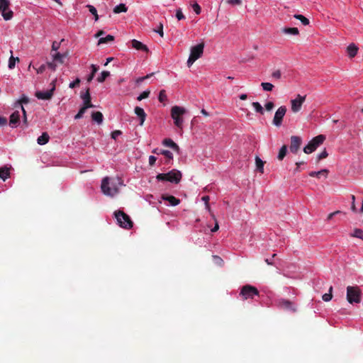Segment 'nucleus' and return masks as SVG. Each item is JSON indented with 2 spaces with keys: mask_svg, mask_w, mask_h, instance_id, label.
Returning <instances> with one entry per match:
<instances>
[{
  "mask_svg": "<svg viewBox=\"0 0 363 363\" xmlns=\"http://www.w3.org/2000/svg\"><path fill=\"white\" fill-rule=\"evenodd\" d=\"M91 72L88 76V77L86 79L88 83H89L92 81V79H94V77L95 76V74L97 72V71L99 69V67L95 65H91Z\"/></svg>",
  "mask_w": 363,
  "mask_h": 363,
  "instance_id": "nucleus-30",
  "label": "nucleus"
},
{
  "mask_svg": "<svg viewBox=\"0 0 363 363\" xmlns=\"http://www.w3.org/2000/svg\"><path fill=\"white\" fill-rule=\"evenodd\" d=\"M30 101L29 100V98L26 96V95H22V96L21 97L20 99H18L16 104H15V107L17 108V107H19L21 109V106H23V104H28V102Z\"/></svg>",
  "mask_w": 363,
  "mask_h": 363,
  "instance_id": "nucleus-27",
  "label": "nucleus"
},
{
  "mask_svg": "<svg viewBox=\"0 0 363 363\" xmlns=\"http://www.w3.org/2000/svg\"><path fill=\"white\" fill-rule=\"evenodd\" d=\"M21 111L23 113V122L26 125H28L27 115H26V111L23 106H21Z\"/></svg>",
  "mask_w": 363,
  "mask_h": 363,
  "instance_id": "nucleus-53",
  "label": "nucleus"
},
{
  "mask_svg": "<svg viewBox=\"0 0 363 363\" xmlns=\"http://www.w3.org/2000/svg\"><path fill=\"white\" fill-rule=\"evenodd\" d=\"M154 74V73H151V74H147L146 76L145 77H139L136 79V83L139 84V83H141L143 82L145 79H149L150 77H151L152 75Z\"/></svg>",
  "mask_w": 363,
  "mask_h": 363,
  "instance_id": "nucleus-52",
  "label": "nucleus"
},
{
  "mask_svg": "<svg viewBox=\"0 0 363 363\" xmlns=\"http://www.w3.org/2000/svg\"><path fill=\"white\" fill-rule=\"evenodd\" d=\"M350 236L363 240V230L355 228L354 231L350 233Z\"/></svg>",
  "mask_w": 363,
  "mask_h": 363,
  "instance_id": "nucleus-31",
  "label": "nucleus"
},
{
  "mask_svg": "<svg viewBox=\"0 0 363 363\" xmlns=\"http://www.w3.org/2000/svg\"><path fill=\"white\" fill-rule=\"evenodd\" d=\"M150 94V91H148V90H147V91H144L143 92H142V93L138 96V99H138V101H141V100H143V99H147V98L149 96Z\"/></svg>",
  "mask_w": 363,
  "mask_h": 363,
  "instance_id": "nucleus-47",
  "label": "nucleus"
},
{
  "mask_svg": "<svg viewBox=\"0 0 363 363\" xmlns=\"http://www.w3.org/2000/svg\"><path fill=\"white\" fill-rule=\"evenodd\" d=\"M50 136L47 133H43L40 137L38 138L37 142L39 145H45L49 142Z\"/></svg>",
  "mask_w": 363,
  "mask_h": 363,
  "instance_id": "nucleus-26",
  "label": "nucleus"
},
{
  "mask_svg": "<svg viewBox=\"0 0 363 363\" xmlns=\"http://www.w3.org/2000/svg\"><path fill=\"white\" fill-rule=\"evenodd\" d=\"M281 32L287 35H298L299 30L297 28H283Z\"/></svg>",
  "mask_w": 363,
  "mask_h": 363,
  "instance_id": "nucleus-23",
  "label": "nucleus"
},
{
  "mask_svg": "<svg viewBox=\"0 0 363 363\" xmlns=\"http://www.w3.org/2000/svg\"><path fill=\"white\" fill-rule=\"evenodd\" d=\"M252 105L255 108L256 112L260 114H264V109L259 102H253Z\"/></svg>",
  "mask_w": 363,
  "mask_h": 363,
  "instance_id": "nucleus-41",
  "label": "nucleus"
},
{
  "mask_svg": "<svg viewBox=\"0 0 363 363\" xmlns=\"http://www.w3.org/2000/svg\"><path fill=\"white\" fill-rule=\"evenodd\" d=\"M347 300L351 303H359L362 301L361 298V290L355 286H349L347 287Z\"/></svg>",
  "mask_w": 363,
  "mask_h": 363,
  "instance_id": "nucleus-4",
  "label": "nucleus"
},
{
  "mask_svg": "<svg viewBox=\"0 0 363 363\" xmlns=\"http://www.w3.org/2000/svg\"><path fill=\"white\" fill-rule=\"evenodd\" d=\"M162 144L167 147H171L173 150L179 152V147L172 139L166 138L162 141Z\"/></svg>",
  "mask_w": 363,
  "mask_h": 363,
  "instance_id": "nucleus-18",
  "label": "nucleus"
},
{
  "mask_svg": "<svg viewBox=\"0 0 363 363\" xmlns=\"http://www.w3.org/2000/svg\"><path fill=\"white\" fill-rule=\"evenodd\" d=\"M135 113L140 118V125H143L145 121V118H146V113L145 112V111L143 110V108L139 107V106H136L135 108Z\"/></svg>",
  "mask_w": 363,
  "mask_h": 363,
  "instance_id": "nucleus-17",
  "label": "nucleus"
},
{
  "mask_svg": "<svg viewBox=\"0 0 363 363\" xmlns=\"http://www.w3.org/2000/svg\"><path fill=\"white\" fill-rule=\"evenodd\" d=\"M162 199L169 201L173 206H175L180 203V200L174 196L163 195Z\"/></svg>",
  "mask_w": 363,
  "mask_h": 363,
  "instance_id": "nucleus-20",
  "label": "nucleus"
},
{
  "mask_svg": "<svg viewBox=\"0 0 363 363\" xmlns=\"http://www.w3.org/2000/svg\"><path fill=\"white\" fill-rule=\"evenodd\" d=\"M226 3L233 6L240 5L242 0H226Z\"/></svg>",
  "mask_w": 363,
  "mask_h": 363,
  "instance_id": "nucleus-56",
  "label": "nucleus"
},
{
  "mask_svg": "<svg viewBox=\"0 0 363 363\" xmlns=\"http://www.w3.org/2000/svg\"><path fill=\"white\" fill-rule=\"evenodd\" d=\"M80 82V79L79 78H77L74 82L69 84V87L71 89H74L79 85Z\"/></svg>",
  "mask_w": 363,
  "mask_h": 363,
  "instance_id": "nucleus-51",
  "label": "nucleus"
},
{
  "mask_svg": "<svg viewBox=\"0 0 363 363\" xmlns=\"http://www.w3.org/2000/svg\"><path fill=\"white\" fill-rule=\"evenodd\" d=\"M157 160V158L155 156H150L149 157V164L150 166H153L155 164V162Z\"/></svg>",
  "mask_w": 363,
  "mask_h": 363,
  "instance_id": "nucleus-63",
  "label": "nucleus"
},
{
  "mask_svg": "<svg viewBox=\"0 0 363 363\" xmlns=\"http://www.w3.org/2000/svg\"><path fill=\"white\" fill-rule=\"evenodd\" d=\"M176 17L179 21L185 18V16L183 14L182 9L179 8L176 11Z\"/></svg>",
  "mask_w": 363,
  "mask_h": 363,
  "instance_id": "nucleus-48",
  "label": "nucleus"
},
{
  "mask_svg": "<svg viewBox=\"0 0 363 363\" xmlns=\"http://www.w3.org/2000/svg\"><path fill=\"white\" fill-rule=\"evenodd\" d=\"M81 97L84 101L83 106L88 108L94 107L91 101L90 90L89 87L86 89V92L81 95Z\"/></svg>",
  "mask_w": 363,
  "mask_h": 363,
  "instance_id": "nucleus-14",
  "label": "nucleus"
},
{
  "mask_svg": "<svg viewBox=\"0 0 363 363\" xmlns=\"http://www.w3.org/2000/svg\"><path fill=\"white\" fill-rule=\"evenodd\" d=\"M20 118L21 115L18 111L12 113L9 118V125L12 128L16 127L20 122Z\"/></svg>",
  "mask_w": 363,
  "mask_h": 363,
  "instance_id": "nucleus-15",
  "label": "nucleus"
},
{
  "mask_svg": "<svg viewBox=\"0 0 363 363\" xmlns=\"http://www.w3.org/2000/svg\"><path fill=\"white\" fill-rule=\"evenodd\" d=\"M7 124V118L0 116V126H4Z\"/></svg>",
  "mask_w": 363,
  "mask_h": 363,
  "instance_id": "nucleus-64",
  "label": "nucleus"
},
{
  "mask_svg": "<svg viewBox=\"0 0 363 363\" xmlns=\"http://www.w3.org/2000/svg\"><path fill=\"white\" fill-rule=\"evenodd\" d=\"M155 32L159 33V35L161 36V37H163L164 35V32H163V24L162 23H160L158 28L157 29H155L154 30Z\"/></svg>",
  "mask_w": 363,
  "mask_h": 363,
  "instance_id": "nucleus-50",
  "label": "nucleus"
},
{
  "mask_svg": "<svg viewBox=\"0 0 363 363\" xmlns=\"http://www.w3.org/2000/svg\"><path fill=\"white\" fill-rule=\"evenodd\" d=\"M328 170L324 169H321L318 172H311L309 173V176L312 177H320L321 175H323L326 177L328 175Z\"/></svg>",
  "mask_w": 363,
  "mask_h": 363,
  "instance_id": "nucleus-29",
  "label": "nucleus"
},
{
  "mask_svg": "<svg viewBox=\"0 0 363 363\" xmlns=\"http://www.w3.org/2000/svg\"><path fill=\"white\" fill-rule=\"evenodd\" d=\"M209 196H204L202 197V200L205 202V206H206V208L208 211V212L211 214L213 213L211 212V207H210V205H209Z\"/></svg>",
  "mask_w": 363,
  "mask_h": 363,
  "instance_id": "nucleus-45",
  "label": "nucleus"
},
{
  "mask_svg": "<svg viewBox=\"0 0 363 363\" xmlns=\"http://www.w3.org/2000/svg\"><path fill=\"white\" fill-rule=\"evenodd\" d=\"M316 150V147H315V145L313 144H312V143H311V141L308 143L307 145H306L303 148V152L306 153V154H310V153H312L313 152H314L315 150Z\"/></svg>",
  "mask_w": 363,
  "mask_h": 363,
  "instance_id": "nucleus-32",
  "label": "nucleus"
},
{
  "mask_svg": "<svg viewBox=\"0 0 363 363\" xmlns=\"http://www.w3.org/2000/svg\"><path fill=\"white\" fill-rule=\"evenodd\" d=\"M10 2L9 0H0V12L4 20L9 21L13 18V13L9 10Z\"/></svg>",
  "mask_w": 363,
  "mask_h": 363,
  "instance_id": "nucleus-9",
  "label": "nucleus"
},
{
  "mask_svg": "<svg viewBox=\"0 0 363 363\" xmlns=\"http://www.w3.org/2000/svg\"><path fill=\"white\" fill-rule=\"evenodd\" d=\"M240 295L244 300L253 298L255 296H259V291L253 286L247 284L242 287Z\"/></svg>",
  "mask_w": 363,
  "mask_h": 363,
  "instance_id": "nucleus-8",
  "label": "nucleus"
},
{
  "mask_svg": "<svg viewBox=\"0 0 363 363\" xmlns=\"http://www.w3.org/2000/svg\"><path fill=\"white\" fill-rule=\"evenodd\" d=\"M33 67L36 70L38 74H42L45 72V70L46 69V65H42L38 68H35V67Z\"/></svg>",
  "mask_w": 363,
  "mask_h": 363,
  "instance_id": "nucleus-58",
  "label": "nucleus"
},
{
  "mask_svg": "<svg viewBox=\"0 0 363 363\" xmlns=\"http://www.w3.org/2000/svg\"><path fill=\"white\" fill-rule=\"evenodd\" d=\"M332 292H333V286H330L329 288V290H328V293L327 294H325L323 296V300L324 301H329L332 299L333 298V294H332Z\"/></svg>",
  "mask_w": 363,
  "mask_h": 363,
  "instance_id": "nucleus-40",
  "label": "nucleus"
},
{
  "mask_svg": "<svg viewBox=\"0 0 363 363\" xmlns=\"http://www.w3.org/2000/svg\"><path fill=\"white\" fill-rule=\"evenodd\" d=\"M87 108H88L82 106V107H81V108L79 109V112L75 115L74 119H79L82 118L83 115L84 114Z\"/></svg>",
  "mask_w": 363,
  "mask_h": 363,
  "instance_id": "nucleus-44",
  "label": "nucleus"
},
{
  "mask_svg": "<svg viewBox=\"0 0 363 363\" xmlns=\"http://www.w3.org/2000/svg\"><path fill=\"white\" fill-rule=\"evenodd\" d=\"M357 51L358 48L354 43L350 44L347 48V52L350 58L354 57L357 55Z\"/></svg>",
  "mask_w": 363,
  "mask_h": 363,
  "instance_id": "nucleus-19",
  "label": "nucleus"
},
{
  "mask_svg": "<svg viewBox=\"0 0 363 363\" xmlns=\"http://www.w3.org/2000/svg\"><path fill=\"white\" fill-rule=\"evenodd\" d=\"M55 86H53V87L51 89L47 90L45 91H36L35 96L38 99L49 100L52 98Z\"/></svg>",
  "mask_w": 363,
  "mask_h": 363,
  "instance_id": "nucleus-13",
  "label": "nucleus"
},
{
  "mask_svg": "<svg viewBox=\"0 0 363 363\" xmlns=\"http://www.w3.org/2000/svg\"><path fill=\"white\" fill-rule=\"evenodd\" d=\"M160 154L161 155H163L164 157H166L167 159L169 160H172L173 159V155L172 153L169 151V150H160Z\"/></svg>",
  "mask_w": 363,
  "mask_h": 363,
  "instance_id": "nucleus-46",
  "label": "nucleus"
},
{
  "mask_svg": "<svg viewBox=\"0 0 363 363\" xmlns=\"http://www.w3.org/2000/svg\"><path fill=\"white\" fill-rule=\"evenodd\" d=\"M277 306L283 311L291 313L297 312V305L294 301L285 298H279L276 302Z\"/></svg>",
  "mask_w": 363,
  "mask_h": 363,
  "instance_id": "nucleus-7",
  "label": "nucleus"
},
{
  "mask_svg": "<svg viewBox=\"0 0 363 363\" xmlns=\"http://www.w3.org/2000/svg\"><path fill=\"white\" fill-rule=\"evenodd\" d=\"M184 113L185 109L177 106H173L171 110V116L174 120V123L177 127L179 128H182L184 120L181 116H182Z\"/></svg>",
  "mask_w": 363,
  "mask_h": 363,
  "instance_id": "nucleus-6",
  "label": "nucleus"
},
{
  "mask_svg": "<svg viewBox=\"0 0 363 363\" xmlns=\"http://www.w3.org/2000/svg\"><path fill=\"white\" fill-rule=\"evenodd\" d=\"M10 177V168L3 167L0 168V178L5 181Z\"/></svg>",
  "mask_w": 363,
  "mask_h": 363,
  "instance_id": "nucleus-22",
  "label": "nucleus"
},
{
  "mask_svg": "<svg viewBox=\"0 0 363 363\" xmlns=\"http://www.w3.org/2000/svg\"><path fill=\"white\" fill-rule=\"evenodd\" d=\"M325 137L323 135H319L318 136H315L313 138L311 143L315 145V147L317 148L319 145H320L325 140Z\"/></svg>",
  "mask_w": 363,
  "mask_h": 363,
  "instance_id": "nucleus-21",
  "label": "nucleus"
},
{
  "mask_svg": "<svg viewBox=\"0 0 363 363\" xmlns=\"http://www.w3.org/2000/svg\"><path fill=\"white\" fill-rule=\"evenodd\" d=\"M301 144V139L298 136H291V145H290V151L293 153H297L300 148V145Z\"/></svg>",
  "mask_w": 363,
  "mask_h": 363,
  "instance_id": "nucleus-12",
  "label": "nucleus"
},
{
  "mask_svg": "<svg viewBox=\"0 0 363 363\" xmlns=\"http://www.w3.org/2000/svg\"><path fill=\"white\" fill-rule=\"evenodd\" d=\"M204 43H199L191 48L190 55L187 60V66L190 67L194 62L200 58L203 52Z\"/></svg>",
  "mask_w": 363,
  "mask_h": 363,
  "instance_id": "nucleus-5",
  "label": "nucleus"
},
{
  "mask_svg": "<svg viewBox=\"0 0 363 363\" xmlns=\"http://www.w3.org/2000/svg\"><path fill=\"white\" fill-rule=\"evenodd\" d=\"M45 65L48 66V68L51 69L53 71H55L56 69L57 65L54 62H47V65Z\"/></svg>",
  "mask_w": 363,
  "mask_h": 363,
  "instance_id": "nucleus-60",
  "label": "nucleus"
},
{
  "mask_svg": "<svg viewBox=\"0 0 363 363\" xmlns=\"http://www.w3.org/2000/svg\"><path fill=\"white\" fill-rule=\"evenodd\" d=\"M123 185V182L121 178L106 177L102 179L101 189L105 195L113 196L118 193L120 186Z\"/></svg>",
  "mask_w": 363,
  "mask_h": 363,
  "instance_id": "nucleus-1",
  "label": "nucleus"
},
{
  "mask_svg": "<svg viewBox=\"0 0 363 363\" xmlns=\"http://www.w3.org/2000/svg\"><path fill=\"white\" fill-rule=\"evenodd\" d=\"M265 109L268 111H270L274 107V104L272 101H269L265 104Z\"/></svg>",
  "mask_w": 363,
  "mask_h": 363,
  "instance_id": "nucleus-59",
  "label": "nucleus"
},
{
  "mask_svg": "<svg viewBox=\"0 0 363 363\" xmlns=\"http://www.w3.org/2000/svg\"><path fill=\"white\" fill-rule=\"evenodd\" d=\"M122 134L121 130H116L111 133V138L116 140V138Z\"/></svg>",
  "mask_w": 363,
  "mask_h": 363,
  "instance_id": "nucleus-57",
  "label": "nucleus"
},
{
  "mask_svg": "<svg viewBox=\"0 0 363 363\" xmlns=\"http://www.w3.org/2000/svg\"><path fill=\"white\" fill-rule=\"evenodd\" d=\"M114 216L120 227L125 229H130L133 227V222L130 216L123 211H116Z\"/></svg>",
  "mask_w": 363,
  "mask_h": 363,
  "instance_id": "nucleus-3",
  "label": "nucleus"
},
{
  "mask_svg": "<svg viewBox=\"0 0 363 363\" xmlns=\"http://www.w3.org/2000/svg\"><path fill=\"white\" fill-rule=\"evenodd\" d=\"M264 163L265 162L264 161H262L258 156L255 157V164H256L257 170L262 174L264 173Z\"/></svg>",
  "mask_w": 363,
  "mask_h": 363,
  "instance_id": "nucleus-25",
  "label": "nucleus"
},
{
  "mask_svg": "<svg viewBox=\"0 0 363 363\" xmlns=\"http://www.w3.org/2000/svg\"><path fill=\"white\" fill-rule=\"evenodd\" d=\"M286 107L285 106H280L275 112L272 123L276 127H280L282 124L283 118L286 113Z\"/></svg>",
  "mask_w": 363,
  "mask_h": 363,
  "instance_id": "nucleus-10",
  "label": "nucleus"
},
{
  "mask_svg": "<svg viewBox=\"0 0 363 363\" xmlns=\"http://www.w3.org/2000/svg\"><path fill=\"white\" fill-rule=\"evenodd\" d=\"M130 43H131L132 48H133L134 49H135L137 50H142L145 52H149L148 48L145 44L141 43L140 41L133 39L131 40Z\"/></svg>",
  "mask_w": 363,
  "mask_h": 363,
  "instance_id": "nucleus-16",
  "label": "nucleus"
},
{
  "mask_svg": "<svg viewBox=\"0 0 363 363\" xmlns=\"http://www.w3.org/2000/svg\"><path fill=\"white\" fill-rule=\"evenodd\" d=\"M91 118L97 123L101 124L103 122L104 116L100 111H95L92 113Z\"/></svg>",
  "mask_w": 363,
  "mask_h": 363,
  "instance_id": "nucleus-24",
  "label": "nucleus"
},
{
  "mask_svg": "<svg viewBox=\"0 0 363 363\" xmlns=\"http://www.w3.org/2000/svg\"><path fill=\"white\" fill-rule=\"evenodd\" d=\"M294 17L297 19V20H299L301 23L304 26H307L309 24V20L306 18L305 16H303V15H301V14H295L294 16Z\"/></svg>",
  "mask_w": 363,
  "mask_h": 363,
  "instance_id": "nucleus-35",
  "label": "nucleus"
},
{
  "mask_svg": "<svg viewBox=\"0 0 363 363\" xmlns=\"http://www.w3.org/2000/svg\"><path fill=\"white\" fill-rule=\"evenodd\" d=\"M182 173L177 169H172L166 174H158L156 177L159 181H168L172 183L178 184L182 179Z\"/></svg>",
  "mask_w": 363,
  "mask_h": 363,
  "instance_id": "nucleus-2",
  "label": "nucleus"
},
{
  "mask_svg": "<svg viewBox=\"0 0 363 363\" xmlns=\"http://www.w3.org/2000/svg\"><path fill=\"white\" fill-rule=\"evenodd\" d=\"M328 154L325 149L323 152H321L317 157V161L319 162L320 160L325 159L328 157Z\"/></svg>",
  "mask_w": 363,
  "mask_h": 363,
  "instance_id": "nucleus-49",
  "label": "nucleus"
},
{
  "mask_svg": "<svg viewBox=\"0 0 363 363\" xmlns=\"http://www.w3.org/2000/svg\"><path fill=\"white\" fill-rule=\"evenodd\" d=\"M86 7L88 8L90 13L94 16L95 21H97L99 20V15L96 8L94 6L89 4L86 5Z\"/></svg>",
  "mask_w": 363,
  "mask_h": 363,
  "instance_id": "nucleus-37",
  "label": "nucleus"
},
{
  "mask_svg": "<svg viewBox=\"0 0 363 363\" xmlns=\"http://www.w3.org/2000/svg\"><path fill=\"white\" fill-rule=\"evenodd\" d=\"M158 99L161 103H163L167 100L165 90L162 89L160 91Z\"/></svg>",
  "mask_w": 363,
  "mask_h": 363,
  "instance_id": "nucleus-43",
  "label": "nucleus"
},
{
  "mask_svg": "<svg viewBox=\"0 0 363 363\" xmlns=\"http://www.w3.org/2000/svg\"><path fill=\"white\" fill-rule=\"evenodd\" d=\"M306 96L298 94L296 99L291 101V111L294 113H297L301 110L302 104L306 100Z\"/></svg>",
  "mask_w": 363,
  "mask_h": 363,
  "instance_id": "nucleus-11",
  "label": "nucleus"
},
{
  "mask_svg": "<svg viewBox=\"0 0 363 363\" xmlns=\"http://www.w3.org/2000/svg\"><path fill=\"white\" fill-rule=\"evenodd\" d=\"M60 43L54 41L52 45V50L56 51L60 48Z\"/></svg>",
  "mask_w": 363,
  "mask_h": 363,
  "instance_id": "nucleus-61",
  "label": "nucleus"
},
{
  "mask_svg": "<svg viewBox=\"0 0 363 363\" xmlns=\"http://www.w3.org/2000/svg\"><path fill=\"white\" fill-rule=\"evenodd\" d=\"M286 152H287V146L284 145L279 150V154L277 156L278 160H282L284 158V157L286 156Z\"/></svg>",
  "mask_w": 363,
  "mask_h": 363,
  "instance_id": "nucleus-34",
  "label": "nucleus"
},
{
  "mask_svg": "<svg viewBox=\"0 0 363 363\" xmlns=\"http://www.w3.org/2000/svg\"><path fill=\"white\" fill-rule=\"evenodd\" d=\"M65 57V55H63V54H61L60 52H57V53H55L54 55H52V59L54 61H57L59 62L60 63L62 64L63 63V59L64 57Z\"/></svg>",
  "mask_w": 363,
  "mask_h": 363,
  "instance_id": "nucleus-39",
  "label": "nucleus"
},
{
  "mask_svg": "<svg viewBox=\"0 0 363 363\" xmlns=\"http://www.w3.org/2000/svg\"><path fill=\"white\" fill-rule=\"evenodd\" d=\"M192 8L194 11V12L196 13V14H200L201 13V6L197 4V3H195L192 5Z\"/></svg>",
  "mask_w": 363,
  "mask_h": 363,
  "instance_id": "nucleus-55",
  "label": "nucleus"
},
{
  "mask_svg": "<svg viewBox=\"0 0 363 363\" xmlns=\"http://www.w3.org/2000/svg\"><path fill=\"white\" fill-rule=\"evenodd\" d=\"M272 76L275 79H280L281 74L279 70H276L272 74Z\"/></svg>",
  "mask_w": 363,
  "mask_h": 363,
  "instance_id": "nucleus-62",
  "label": "nucleus"
},
{
  "mask_svg": "<svg viewBox=\"0 0 363 363\" xmlns=\"http://www.w3.org/2000/svg\"><path fill=\"white\" fill-rule=\"evenodd\" d=\"M261 86L264 91H271L274 88V85L269 82H262Z\"/></svg>",
  "mask_w": 363,
  "mask_h": 363,
  "instance_id": "nucleus-42",
  "label": "nucleus"
},
{
  "mask_svg": "<svg viewBox=\"0 0 363 363\" xmlns=\"http://www.w3.org/2000/svg\"><path fill=\"white\" fill-rule=\"evenodd\" d=\"M128 11V7L124 4H120L119 5L116 6L113 9V13H125Z\"/></svg>",
  "mask_w": 363,
  "mask_h": 363,
  "instance_id": "nucleus-28",
  "label": "nucleus"
},
{
  "mask_svg": "<svg viewBox=\"0 0 363 363\" xmlns=\"http://www.w3.org/2000/svg\"><path fill=\"white\" fill-rule=\"evenodd\" d=\"M211 215L213 219L216 221L215 226L211 229V232L215 233L217 230H218L219 225H218V221H217V220H216V218L215 217V215L213 213H211Z\"/></svg>",
  "mask_w": 363,
  "mask_h": 363,
  "instance_id": "nucleus-54",
  "label": "nucleus"
},
{
  "mask_svg": "<svg viewBox=\"0 0 363 363\" xmlns=\"http://www.w3.org/2000/svg\"><path fill=\"white\" fill-rule=\"evenodd\" d=\"M110 76V72L108 71H103L101 73V75L99 77H98L97 78V81L99 82V83H102L104 82L106 79Z\"/></svg>",
  "mask_w": 363,
  "mask_h": 363,
  "instance_id": "nucleus-38",
  "label": "nucleus"
},
{
  "mask_svg": "<svg viewBox=\"0 0 363 363\" xmlns=\"http://www.w3.org/2000/svg\"><path fill=\"white\" fill-rule=\"evenodd\" d=\"M16 62H19V58L18 57H14L13 55H11L9 60V68L11 69H13Z\"/></svg>",
  "mask_w": 363,
  "mask_h": 363,
  "instance_id": "nucleus-36",
  "label": "nucleus"
},
{
  "mask_svg": "<svg viewBox=\"0 0 363 363\" xmlns=\"http://www.w3.org/2000/svg\"><path fill=\"white\" fill-rule=\"evenodd\" d=\"M114 40V36L111 35H108L104 38H100L98 42V44H104L108 43L109 42H112Z\"/></svg>",
  "mask_w": 363,
  "mask_h": 363,
  "instance_id": "nucleus-33",
  "label": "nucleus"
}]
</instances>
